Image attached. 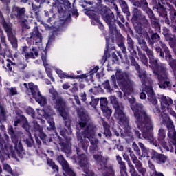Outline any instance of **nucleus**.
<instances>
[{
  "label": "nucleus",
  "instance_id": "obj_1",
  "mask_svg": "<svg viewBox=\"0 0 176 176\" xmlns=\"http://www.w3.org/2000/svg\"><path fill=\"white\" fill-rule=\"evenodd\" d=\"M134 94V90L132 88V93L125 94L124 96H131V98L128 97V100L130 104L131 109L133 112V115L135 118V123L139 130H142L146 128V130H153V122L152 121V117L146 113L144 106L141 104L137 103L135 98L133 97Z\"/></svg>",
  "mask_w": 176,
  "mask_h": 176
},
{
  "label": "nucleus",
  "instance_id": "obj_2",
  "mask_svg": "<svg viewBox=\"0 0 176 176\" xmlns=\"http://www.w3.org/2000/svg\"><path fill=\"white\" fill-rule=\"evenodd\" d=\"M130 60L132 65L135 67L138 72V76L142 82V92L140 94V98L141 100H145V98H146L147 94L149 102H151V104L153 105H157V99L156 98L155 91H153V88H152V80L148 78L146 70L142 69L140 67V65H138V63L135 61L134 57L131 56ZM144 91H145L146 94H145Z\"/></svg>",
  "mask_w": 176,
  "mask_h": 176
},
{
  "label": "nucleus",
  "instance_id": "obj_3",
  "mask_svg": "<svg viewBox=\"0 0 176 176\" xmlns=\"http://www.w3.org/2000/svg\"><path fill=\"white\" fill-rule=\"evenodd\" d=\"M50 94L53 101L55 103L54 108L58 111L60 116H62L65 122V129L60 131V135L65 138V140H71V138L67 137V135H71L72 134V129H71V122H69V116L68 115V111L65 108V102L63 100V98L58 94V92L54 89L52 87L49 89Z\"/></svg>",
  "mask_w": 176,
  "mask_h": 176
},
{
  "label": "nucleus",
  "instance_id": "obj_4",
  "mask_svg": "<svg viewBox=\"0 0 176 176\" xmlns=\"http://www.w3.org/2000/svg\"><path fill=\"white\" fill-rule=\"evenodd\" d=\"M110 102L115 109L114 118L118 120V124L121 126L124 130V135L125 140H134L133 133H131V127L129 124L130 119L124 113V106L123 104L118 101V98L116 96H111L109 97Z\"/></svg>",
  "mask_w": 176,
  "mask_h": 176
},
{
  "label": "nucleus",
  "instance_id": "obj_5",
  "mask_svg": "<svg viewBox=\"0 0 176 176\" xmlns=\"http://www.w3.org/2000/svg\"><path fill=\"white\" fill-rule=\"evenodd\" d=\"M101 8V10H100V6L98 8H88L85 10V14L89 16V19H92L91 24L96 25V24H100V16H98V14H100L102 16L103 20L108 24L111 31L113 30V27H116V25L112 24V20H113L115 15L112 12L108 13L109 8L107 6Z\"/></svg>",
  "mask_w": 176,
  "mask_h": 176
},
{
  "label": "nucleus",
  "instance_id": "obj_6",
  "mask_svg": "<svg viewBox=\"0 0 176 176\" xmlns=\"http://www.w3.org/2000/svg\"><path fill=\"white\" fill-rule=\"evenodd\" d=\"M116 80L125 96L133 93V85H134V82L130 80V75L127 72L122 71L120 69H117L116 70V75L113 74L111 76V82L113 85V88L116 90L118 89Z\"/></svg>",
  "mask_w": 176,
  "mask_h": 176
},
{
  "label": "nucleus",
  "instance_id": "obj_7",
  "mask_svg": "<svg viewBox=\"0 0 176 176\" xmlns=\"http://www.w3.org/2000/svg\"><path fill=\"white\" fill-rule=\"evenodd\" d=\"M105 38L106 50H104V54L101 60L102 64H105L107 58L111 57V54H109V43H111V42H112V43H114L115 38L117 45H119V43H124L123 41H124L123 36H122L121 34L118 32V30H116V27L115 26H113V29L109 31V36H105Z\"/></svg>",
  "mask_w": 176,
  "mask_h": 176
},
{
  "label": "nucleus",
  "instance_id": "obj_8",
  "mask_svg": "<svg viewBox=\"0 0 176 176\" xmlns=\"http://www.w3.org/2000/svg\"><path fill=\"white\" fill-rule=\"evenodd\" d=\"M23 86L27 90L26 93L29 96H32L33 98H34L36 102H38L41 107H45V105H46L47 100H46V98L41 94L38 85L33 82H30L28 84L25 82Z\"/></svg>",
  "mask_w": 176,
  "mask_h": 176
},
{
  "label": "nucleus",
  "instance_id": "obj_9",
  "mask_svg": "<svg viewBox=\"0 0 176 176\" xmlns=\"http://www.w3.org/2000/svg\"><path fill=\"white\" fill-rule=\"evenodd\" d=\"M160 101L161 102V109L162 111V113H161L160 119L162 122L163 124V120L162 119V117L164 115H166L167 118L171 120L170 117H168V115L167 113H164L166 111H168V112L173 116V118H175L176 119V113L174 110H173V99H171L168 96H165L164 95H160L159 96Z\"/></svg>",
  "mask_w": 176,
  "mask_h": 176
},
{
  "label": "nucleus",
  "instance_id": "obj_10",
  "mask_svg": "<svg viewBox=\"0 0 176 176\" xmlns=\"http://www.w3.org/2000/svg\"><path fill=\"white\" fill-rule=\"evenodd\" d=\"M153 74H155L158 79L160 89H171V82H170L166 66H163L162 69H155Z\"/></svg>",
  "mask_w": 176,
  "mask_h": 176
},
{
  "label": "nucleus",
  "instance_id": "obj_11",
  "mask_svg": "<svg viewBox=\"0 0 176 176\" xmlns=\"http://www.w3.org/2000/svg\"><path fill=\"white\" fill-rule=\"evenodd\" d=\"M56 74H57L58 76L60 79H78L79 82H83L85 80L86 82H93V76H90L89 73L83 74L81 75H75L74 73L69 74L67 72H64L59 68H54Z\"/></svg>",
  "mask_w": 176,
  "mask_h": 176
},
{
  "label": "nucleus",
  "instance_id": "obj_12",
  "mask_svg": "<svg viewBox=\"0 0 176 176\" xmlns=\"http://www.w3.org/2000/svg\"><path fill=\"white\" fill-rule=\"evenodd\" d=\"M133 6H137L138 8H142L144 12H146L151 19L153 27H159L157 19H156V16H155L153 11L148 7V1H146V0H138L137 1L133 2Z\"/></svg>",
  "mask_w": 176,
  "mask_h": 176
},
{
  "label": "nucleus",
  "instance_id": "obj_13",
  "mask_svg": "<svg viewBox=\"0 0 176 176\" xmlns=\"http://www.w3.org/2000/svg\"><path fill=\"white\" fill-rule=\"evenodd\" d=\"M142 27L143 25L141 26V25H135V30L138 34L137 38L138 43L140 47L143 49V50H145V49L148 47H146V42H145L144 39H148V42H151V38H149V35H148V32H146Z\"/></svg>",
  "mask_w": 176,
  "mask_h": 176
},
{
  "label": "nucleus",
  "instance_id": "obj_14",
  "mask_svg": "<svg viewBox=\"0 0 176 176\" xmlns=\"http://www.w3.org/2000/svg\"><path fill=\"white\" fill-rule=\"evenodd\" d=\"M37 113L38 115V119L41 120L42 118H45L46 119L48 124H50V130H54L56 129V126L54 125V121L53 120V115H54V112L53 110L48 109L41 110L37 109Z\"/></svg>",
  "mask_w": 176,
  "mask_h": 176
},
{
  "label": "nucleus",
  "instance_id": "obj_15",
  "mask_svg": "<svg viewBox=\"0 0 176 176\" xmlns=\"http://www.w3.org/2000/svg\"><path fill=\"white\" fill-rule=\"evenodd\" d=\"M63 6L64 4L57 1L53 3L52 10L54 12L57 10L60 21H68L71 19V13L67 10H64Z\"/></svg>",
  "mask_w": 176,
  "mask_h": 176
},
{
  "label": "nucleus",
  "instance_id": "obj_16",
  "mask_svg": "<svg viewBox=\"0 0 176 176\" xmlns=\"http://www.w3.org/2000/svg\"><path fill=\"white\" fill-rule=\"evenodd\" d=\"M153 129H146V128H144L142 130H141L140 131H142L143 138H144V140H147V141H148L151 145H153L158 149H160L161 152H163L162 151V144L157 142V140L155 139L153 137V133H149V131Z\"/></svg>",
  "mask_w": 176,
  "mask_h": 176
},
{
  "label": "nucleus",
  "instance_id": "obj_17",
  "mask_svg": "<svg viewBox=\"0 0 176 176\" xmlns=\"http://www.w3.org/2000/svg\"><path fill=\"white\" fill-rule=\"evenodd\" d=\"M26 41L30 45L33 43V45L39 46V45L42 43V34L39 33V30L37 27L34 28L33 32L30 34V37L27 38Z\"/></svg>",
  "mask_w": 176,
  "mask_h": 176
},
{
  "label": "nucleus",
  "instance_id": "obj_18",
  "mask_svg": "<svg viewBox=\"0 0 176 176\" xmlns=\"http://www.w3.org/2000/svg\"><path fill=\"white\" fill-rule=\"evenodd\" d=\"M145 50L148 58H149V63L151 64V67L153 69V72L155 71V69H162V67L166 66V65L157 62V59L155 58L153 56V52L148 48L144 50Z\"/></svg>",
  "mask_w": 176,
  "mask_h": 176
},
{
  "label": "nucleus",
  "instance_id": "obj_19",
  "mask_svg": "<svg viewBox=\"0 0 176 176\" xmlns=\"http://www.w3.org/2000/svg\"><path fill=\"white\" fill-rule=\"evenodd\" d=\"M57 160L58 163L61 164L63 169L65 171V173H63L64 176H76V174L72 170V168L69 167V164H68V162L64 159L63 155H59Z\"/></svg>",
  "mask_w": 176,
  "mask_h": 176
},
{
  "label": "nucleus",
  "instance_id": "obj_20",
  "mask_svg": "<svg viewBox=\"0 0 176 176\" xmlns=\"http://www.w3.org/2000/svg\"><path fill=\"white\" fill-rule=\"evenodd\" d=\"M164 138H166V130L161 128L158 131V142H157L160 143L167 152H174V147L171 146L168 147L164 141Z\"/></svg>",
  "mask_w": 176,
  "mask_h": 176
},
{
  "label": "nucleus",
  "instance_id": "obj_21",
  "mask_svg": "<svg viewBox=\"0 0 176 176\" xmlns=\"http://www.w3.org/2000/svg\"><path fill=\"white\" fill-rule=\"evenodd\" d=\"M23 50L25 58V60L27 63H28V60H30V58H36L39 54L38 49L35 47H32V48L29 47H24Z\"/></svg>",
  "mask_w": 176,
  "mask_h": 176
},
{
  "label": "nucleus",
  "instance_id": "obj_22",
  "mask_svg": "<svg viewBox=\"0 0 176 176\" xmlns=\"http://www.w3.org/2000/svg\"><path fill=\"white\" fill-rule=\"evenodd\" d=\"M3 28L8 34V39L14 47H17V38L13 36L12 32V23H3Z\"/></svg>",
  "mask_w": 176,
  "mask_h": 176
},
{
  "label": "nucleus",
  "instance_id": "obj_23",
  "mask_svg": "<svg viewBox=\"0 0 176 176\" xmlns=\"http://www.w3.org/2000/svg\"><path fill=\"white\" fill-rule=\"evenodd\" d=\"M100 105L104 116H105L107 119H109V118H111V115H112V109L108 107V100L107 98H100Z\"/></svg>",
  "mask_w": 176,
  "mask_h": 176
},
{
  "label": "nucleus",
  "instance_id": "obj_24",
  "mask_svg": "<svg viewBox=\"0 0 176 176\" xmlns=\"http://www.w3.org/2000/svg\"><path fill=\"white\" fill-rule=\"evenodd\" d=\"M41 60L43 63V65L45 67V69L46 71L47 75L50 79H51L52 82H55L54 77H53V72L52 70V68L56 71L54 68H57L56 67H50V65H49V63H47V57L46 56V54L41 56Z\"/></svg>",
  "mask_w": 176,
  "mask_h": 176
},
{
  "label": "nucleus",
  "instance_id": "obj_25",
  "mask_svg": "<svg viewBox=\"0 0 176 176\" xmlns=\"http://www.w3.org/2000/svg\"><path fill=\"white\" fill-rule=\"evenodd\" d=\"M151 159L158 164H164L167 161V157L163 154L158 153L157 152L151 150Z\"/></svg>",
  "mask_w": 176,
  "mask_h": 176
},
{
  "label": "nucleus",
  "instance_id": "obj_26",
  "mask_svg": "<svg viewBox=\"0 0 176 176\" xmlns=\"http://www.w3.org/2000/svg\"><path fill=\"white\" fill-rule=\"evenodd\" d=\"M133 19L135 20H140L144 24V27H148L149 22L145 19V16L142 15L140 10L137 8H134L133 10Z\"/></svg>",
  "mask_w": 176,
  "mask_h": 176
},
{
  "label": "nucleus",
  "instance_id": "obj_27",
  "mask_svg": "<svg viewBox=\"0 0 176 176\" xmlns=\"http://www.w3.org/2000/svg\"><path fill=\"white\" fill-rule=\"evenodd\" d=\"M123 158H124V160H126L128 162V166L129 167L131 176H140V175H138V173H137V170H135V168L134 167V165H133V164H131V162H130L129 155L124 153L123 154Z\"/></svg>",
  "mask_w": 176,
  "mask_h": 176
},
{
  "label": "nucleus",
  "instance_id": "obj_28",
  "mask_svg": "<svg viewBox=\"0 0 176 176\" xmlns=\"http://www.w3.org/2000/svg\"><path fill=\"white\" fill-rule=\"evenodd\" d=\"M59 144L61 146L62 152H65L67 156H69L71 155V143H69V141L66 140V143L60 141Z\"/></svg>",
  "mask_w": 176,
  "mask_h": 176
},
{
  "label": "nucleus",
  "instance_id": "obj_29",
  "mask_svg": "<svg viewBox=\"0 0 176 176\" xmlns=\"http://www.w3.org/2000/svg\"><path fill=\"white\" fill-rule=\"evenodd\" d=\"M33 123L34 124V127L36 130L37 134H38V137L42 140L43 141H46V135L45 133H43V131L42 129V127H41L39 125H38V122L34 120Z\"/></svg>",
  "mask_w": 176,
  "mask_h": 176
},
{
  "label": "nucleus",
  "instance_id": "obj_30",
  "mask_svg": "<svg viewBox=\"0 0 176 176\" xmlns=\"http://www.w3.org/2000/svg\"><path fill=\"white\" fill-rule=\"evenodd\" d=\"M127 45H128V50L131 53H132L133 56H135L137 54V52L134 50V41H133V38L130 37V36H128L127 37Z\"/></svg>",
  "mask_w": 176,
  "mask_h": 176
},
{
  "label": "nucleus",
  "instance_id": "obj_31",
  "mask_svg": "<svg viewBox=\"0 0 176 176\" xmlns=\"http://www.w3.org/2000/svg\"><path fill=\"white\" fill-rule=\"evenodd\" d=\"M133 164H135L136 169L138 171L142 174V175L145 176V173H146V169L142 167V163L140 160L135 161Z\"/></svg>",
  "mask_w": 176,
  "mask_h": 176
},
{
  "label": "nucleus",
  "instance_id": "obj_32",
  "mask_svg": "<svg viewBox=\"0 0 176 176\" xmlns=\"http://www.w3.org/2000/svg\"><path fill=\"white\" fill-rule=\"evenodd\" d=\"M138 145L142 151V157H149V153H152V151H149V148H146L144 144L141 142H139Z\"/></svg>",
  "mask_w": 176,
  "mask_h": 176
},
{
  "label": "nucleus",
  "instance_id": "obj_33",
  "mask_svg": "<svg viewBox=\"0 0 176 176\" xmlns=\"http://www.w3.org/2000/svg\"><path fill=\"white\" fill-rule=\"evenodd\" d=\"M148 167L152 170V172L151 173V176H164L163 173L156 171V168L155 167V165H153V164H152L151 161H148Z\"/></svg>",
  "mask_w": 176,
  "mask_h": 176
},
{
  "label": "nucleus",
  "instance_id": "obj_34",
  "mask_svg": "<svg viewBox=\"0 0 176 176\" xmlns=\"http://www.w3.org/2000/svg\"><path fill=\"white\" fill-rule=\"evenodd\" d=\"M119 3L124 13L126 14V16H130V12H129V7H127V3L124 0H119Z\"/></svg>",
  "mask_w": 176,
  "mask_h": 176
},
{
  "label": "nucleus",
  "instance_id": "obj_35",
  "mask_svg": "<svg viewBox=\"0 0 176 176\" xmlns=\"http://www.w3.org/2000/svg\"><path fill=\"white\" fill-rule=\"evenodd\" d=\"M157 12L159 13L160 16H162V17H165L167 19V12L164 8L160 6V8H157ZM166 19V24H170V21Z\"/></svg>",
  "mask_w": 176,
  "mask_h": 176
},
{
  "label": "nucleus",
  "instance_id": "obj_36",
  "mask_svg": "<svg viewBox=\"0 0 176 176\" xmlns=\"http://www.w3.org/2000/svg\"><path fill=\"white\" fill-rule=\"evenodd\" d=\"M47 163L50 167H52V170H54V172L58 171V166L54 164L53 160L52 159H47Z\"/></svg>",
  "mask_w": 176,
  "mask_h": 176
},
{
  "label": "nucleus",
  "instance_id": "obj_37",
  "mask_svg": "<svg viewBox=\"0 0 176 176\" xmlns=\"http://www.w3.org/2000/svg\"><path fill=\"white\" fill-rule=\"evenodd\" d=\"M102 87L105 90L107 91V93H112L113 89L111 88V84H109V80H106L102 83Z\"/></svg>",
  "mask_w": 176,
  "mask_h": 176
},
{
  "label": "nucleus",
  "instance_id": "obj_38",
  "mask_svg": "<svg viewBox=\"0 0 176 176\" xmlns=\"http://www.w3.org/2000/svg\"><path fill=\"white\" fill-rule=\"evenodd\" d=\"M103 127L104 129V134L106 137H111V131L109 130V125L105 122H103Z\"/></svg>",
  "mask_w": 176,
  "mask_h": 176
},
{
  "label": "nucleus",
  "instance_id": "obj_39",
  "mask_svg": "<svg viewBox=\"0 0 176 176\" xmlns=\"http://www.w3.org/2000/svg\"><path fill=\"white\" fill-rule=\"evenodd\" d=\"M139 56L140 57V61L142 63V64L144 65H148V58H146L145 54H142L141 52H139Z\"/></svg>",
  "mask_w": 176,
  "mask_h": 176
},
{
  "label": "nucleus",
  "instance_id": "obj_40",
  "mask_svg": "<svg viewBox=\"0 0 176 176\" xmlns=\"http://www.w3.org/2000/svg\"><path fill=\"white\" fill-rule=\"evenodd\" d=\"M26 113L31 116L33 119H35V111L31 107H28L26 108Z\"/></svg>",
  "mask_w": 176,
  "mask_h": 176
},
{
  "label": "nucleus",
  "instance_id": "obj_41",
  "mask_svg": "<svg viewBox=\"0 0 176 176\" xmlns=\"http://www.w3.org/2000/svg\"><path fill=\"white\" fill-rule=\"evenodd\" d=\"M12 12L14 16H20L21 14H23V10L20 9L19 7H14L12 9Z\"/></svg>",
  "mask_w": 176,
  "mask_h": 176
},
{
  "label": "nucleus",
  "instance_id": "obj_42",
  "mask_svg": "<svg viewBox=\"0 0 176 176\" xmlns=\"http://www.w3.org/2000/svg\"><path fill=\"white\" fill-rule=\"evenodd\" d=\"M151 39L152 41H151L150 39V45H153V43L154 42H156L157 41H159V39H160V36H159V34H153L152 36H151Z\"/></svg>",
  "mask_w": 176,
  "mask_h": 176
},
{
  "label": "nucleus",
  "instance_id": "obj_43",
  "mask_svg": "<svg viewBox=\"0 0 176 176\" xmlns=\"http://www.w3.org/2000/svg\"><path fill=\"white\" fill-rule=\"evenodd\" d=\"M118 46L120 48L123 54L127 56V50L126 49V45H124V43H118Z\"/></svg>",
  "mask_w": 176,
  "mask_h": 176
},
{
  "label": "nucleus",
  "instance_id": "obj_44",
  "mask_svg": "<svg viewBox=\"0 0 176 176\" xmlns=\"http://www.w3.org/2000/svg\"><path fill=\"white\" fill-rule=\"evenodd\" d=\"M100 101L99 98H94L93 96L91 97V101L89 102L90 105L94 108H96V106L98 104V102Z\"/></svg>",
  "mask_w": 176,
  "mask_h": 176
},
{
  "label": "nucleus",
  "instance_id": "obj_45",
  "mask_svg": "<svg viewBox=\"0 0 176 176\" xmlns=\"http://www.w3.org/2000/svg\"><path fill=\"white\" fill-rule=\"evenodd\" d=\"M119 164H120L121 174H126V171L127 170L126 168V164H124V162H121Z\"/></svg>",
  "mask_w": 176,
  "mask_h": 176
},
{
  "label": "nucleus",
  "instance_id": "obj_46",
  "mask_svg": "<svg viewBox=\"0 0 176 176\" xmlns=\"http://www.w3.org/2000/svg\"><path fill=\"white\" fill-rule=\"evenodd\" d=\"M99 69H100V67H98V66L94 67L91 71L88 72V74H89V76L93 77V75H94V74H96V72H97Z\"/></svg>",
  "mask_w": 176,
  "mask_h": 176
},
{
  "label": "nucleus",
  "instance_id": "obj_47",
  "mask_svg": "<svg viewBox=\"0 0 176 176\" xmlns=\"http://www.w3.org/2000/svg\"><path fill=\"white\" fill-rule=\"evenodd\" d=\"M3 170H5V171H7L8 173H10V174H12V168H10V166H9V164H4Z\"/></svg>",
  "mask_w": 176,
  "mask_h": 176
},
{
  "label": "nucleus",
  "instance_id": "obj_48",
  "mask_svg": "<svg viewBox=\"0 0 176 176\" xmlns=\"http://www.w3.org/2000/svg\"><path fill=\"white\" fill-rule=\"evenodd\" d=\"M116 10L117 12V19H120L122 23H124V17H123V15L120 14V12L118 10V7L116 8Z\"/></svg>",
  "mask_w": 176,
  "mask_h": 176
},
{
  "label": "nucleus",
  "instance_id": "obj_49",
  "mask_svg": "<svg viewBox=\"0 0 176 176\" xmlns=\"http://www.w3.org/2000/svg\"><path fill=\"white\" fill-rule=\"evenodd\" d=\"M90 93H93L94 94H98L100 91V87H95L94 88H91L89 89Z\"/></svg>",
  "mask_w": 176,
  "mask_h": 176
},
{
  "label": "nucleus",
  "instance_id": "obj_50",
  "mask_svg": "<svg viewBox=\"0 0 176 176\" xmlns=\"http://www.w3.org/2000/svg\"><path fill=\"white\" fill-rule=\"evenodd\" d=\"M155 50L156 52H157V53H160V57H162V58H164V53L163 52V51H162V48L157 46H155Z\"/></svg>",
  "mask_w": 176,
  "mask_h": 176
},
{
  "label": "nucleus",
  "instance_id": "obj_51",
  "mask_svg": "<svg viewBox=\"0 0 176 176\" xmlns=\"http://www.w3.org/2000/svg\"><path fill=\"white\" fill-rule=\"evenodd\" d=\"M80 97L81 98V100L82 102H86V100H87V96H86V92H82L80 94Z\"/></svg>",
  "mask_w": 176,
  "mask_h": 176
},
{
  "label": "nucleus",
  "instance_id": "obj_52",
  "mask_svg": "<svg viewBox=\"0 0 176 176\" xmlns=\"http://www.w3.org/2000/svg\"><path fill=\"white\" fill-rule=\"evenodd\" d=\"M97 78L99 79L104 76V69H101L100 72H98L96 74Z\"/></svg>",
  "mask_w": 176,
  "mask_h": 176
},
{
  "label": "nucleus",
  "instance_id": "obj_53",
  "mask_svg": "<svg viewBox=\"0 0 176 176\" xmlns=\"http://www.w3.org/2000/svg\"><path fill=\"white\" fill-rule=\"evenodd\" d=\"M54 41V36H52L49 38L48 42L47 43V47H49L52 45V42Z\"/></svg>",
  "mask_w": 176,
  "mask_h": 176
},
{
  "label": "nucleus",
  "instance_id": "obj_54",
  "mask_svg": "<svg viewBox=\"0 0 176 176\" xmlns=\"http://www.w3.org/2000/svg\"><path fill=\"white\" fill-rule=\"evenodd\" d=\"M9 91L11 96H14V94H17V90L15 88H10Z\"/></svg>",
  "mask_w": 176,
  "mask_h": 176
},
{
  "label": "nucleus",
  "instance_id": "obj_55",
  "mask_svg": "<svg viewBox=\"0 0 176 176\" xmlns=\"http://www.w3.org/2000/svg\"><path fill=\"white\" fill-rule=\"evenodd\" d=\"M170 32V30H168V29L167 28H164V30H163V34L164 35L165 38L166 39H168V32Z\"/></svg>",
  "mask_w": 176,
  "mask_h": 176
},
{
  "label": "nucleus",
  "instance_id": "obj_56",
  "mask_svg": "<svg viewBox=\"0 0 176 176\" xmlns=\"http://www.w3.org/2000/svg\"><path fill=\"white\" fill-rule=\"evenodd\" d=\"M132 146L134 151H135V152L140 153V148H138V146L137 145V144H135V142L133 143Z\"/></svg>",
  "mask_w": 176,
  "mask_h": 176
},
{
  "label": "nucleus",
  "instance_id": "obj_57",
  "mask_svg": "<svg viewBox=\"0 0 176 176\" xmlns=\"http://www.w3.org/2000/svg\"><path fill=\"white\" fill-rule=\"evenodd\" d=\"M112 58L113 63H118V60H119V58H118V56L115 53L112 54Z\"/></svg>",
  "mask_w": 176,
  "mask_h": 176
},
{
  "label": "nucleus",
  "instance_id": "obj_58",
  "mask_svg": "<svg viewBox=\"0 0 176 176\" xmlns=\"http://www.w3.org/2000/svg\"><path fill=\"white\" fill-rule=\"evenodd\" d=\"M74 98L77 105H80V100H79V96L76 95H74Z\"/></svg>",
  "mask_w": 176,
  "mask_h": 176
},
{
  "label": "nucleus",
  "instance_id": "obj_59",
  "mask_svg": "<svg viewBox=\"0 0 176 176\" xmlns=\"http://www.w3.org/2000/svg\"><path fill=\"white\" fill-rule=\"evenodd\" d=\"M70 87L71 86L68 82H65L63 85V89H64L65 90H68V89H69Z\"/></svg>",
  "mask_w": 176,
  "mask_h": 176
},
{
  "label": "nucleus",
  "instance_id": "obj_60",
  "mask_svg": "<svg viewBox=\"0 0 176 176\" xmlns=\"http://www.w3.org/2000/svg\"><path fill=\"white\" fill-rule=\"evenodd\" d=\"M8 133L10 135H11L12 138H13V137H14V132H13V128L10 127L8 129Z\"/></svg>",
  "mask_w": 176,
  "mask_h": 176
},
{
  "label": "nucleus",
  "instance_id": "obj_61",
  "mask_svg": "<svg viewBox=\"0 0 176 176\" xmlns=\"http://www.w3.org/2000/svg\"><path fill=\"white\" fill-rule=\"evenodd\" d=\"M130 156L132 159L133 163H134L135 162H138V159H137V157H135V155H134L133 153L130 154Z\"/></svg>",
  "mask_w": 176,
  "mask_h": 176
},
{
  "label": "nucleus",
  "instance_id": "obj_62",
  "mask_svg": "<svg viewBox=\"0 0 176 176\" xmlns=\"http://www.w3.org/2000/svg\"><path fill=\"white\" fill-rule=\"evenodd\" d=\"M33 10L35 12L36 16H38V12H39V8L32 5Z\"/></svg>",
  "mask_w": 176,
  "mask_h": 176
},
{
  "label": "nucleus",
  "instance_id": "obj_63",
  "mask_svg": "<svg viewBox=\"0 0 176 176\" xmlns=\"http://www.w3.org/2000/svg\"><path fill=\"white\" fill-rule=\"evenodd\" d=\"M70 91H72V93H76V91H78V87H76V85H74L73 87V89H70Z\"/></svg>",
  "mask_w": 176,
  "mask_h": 176
},
{
  "label": "nucleus",
  "instance_id": "obj_64",
  "mask_svg": "<svg viewBox=\"0 0 176 176\" xmlns=\"http://www.w3.org/2000/svg\"><path fill=\"white\" fill-rule=\"evenodd\" d=\"M115 148L116 149H118V151H123V149H124V148L122 145H117L115 146Z\"/></svg>",
  "mask_w": 176,
  "mask_h": 176
}]
</instances>
